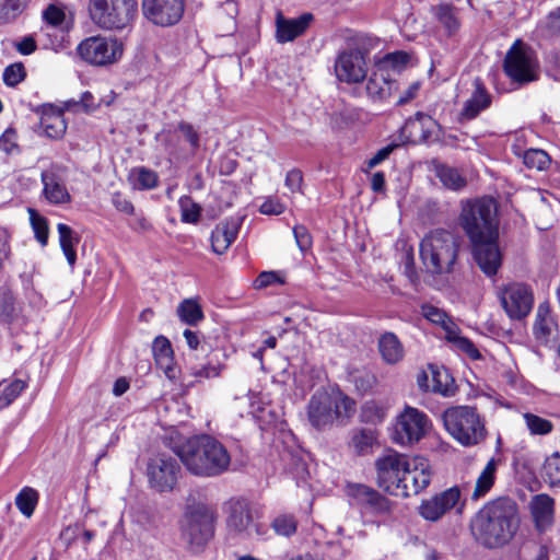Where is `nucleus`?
<instances>
[{
	"mask_svg": "<svg viewBox=\"0 0 560 560\" xmlns=\"http://www.w3.org/2000/svg\"><path fill=\"white\" fill-rule=\"evenodd\" d=\"M446 432L462 446L480 444L487 436L486 421L475 406L459 405L442 413Z\"/></svg>",
	"mask_w": 560,
	"mask_h": 560,
	"instance_id": "20e7f679",
	"label": "nucleus"
},
{
	"mask_svg": "<svg viewBox=\"0 0 560 560\" xmlns=\"http://www.w3.org/2000/svg\"><path fill=\"white\" fill-rule=\"evenodd\" d=\"M474 91L463 105L459 120L475 119L481 112L490 107L492 97L479 78L474 80Z\"/></svg>",
	"mask_w": 560,
	"mask_h": 560,
	"instance_id": "393cba45",
	"label": "nucleus"
},
{
	"mask_svg": "<svg viewBox=\"0 0 560 560\" xmlns=\"http://www.w3.org/2000/svg\"><path fill=\"white\" fill-rule=\"evenodd\" d=\"M346 493L353 504L369 509L374 513L386 514L392 511V502L369 486L349 483Z\"/></svg>",
	"mask_w": 560,
	"mask_h": 560,
	"instance_id": "412c9836",
	"label": "nucleus"
},
{
	"mask_svg": "<svg viewBox=\"0 0 560 560\" xmlns=\"http://www.w3.org/2000/svg\"><path fill=\"white\" fill-rule=\"evenodd\" d=\"M459 223L472 244L474 258L487 276L497 273L502 257L498 246L497 205L492 198L482 197L466 201Z\"/></svg>",
	"mask_w": 560,
	"mask_h": 560,
	"instance_id": "f257e3e1",
	"label": "nucleus"
},
{
	"mask_svg": "<svg viewBox=\"0 0 560 560\" xmlns=\"http://www.w3.org/2000/svg\"><path fill=\"white\" fill-rule=\"evenodd\" d=\"M464 505L460 501V489L452 487L423 501L419 506V514L427 521L436 522L452 509L462 514Z\"/></svg>",
	"mask_w": 560,
	"mask_h": 560,
	"instance_id": "dca6fc26",
	"label": "nucleus"
},
{
	"mask_svg": "<svg viewBox=\"0 0 560 560\" xmlns=\"http://www.w3.org/2000/svg\"><path fill=\"white\" fill-rule=\"evenodd\" d=\"M446 339L458 350L466 353L470 359L476 360L480 358V353L475 345L468 338L460 336L456 326L452 329H447Z\"/></svg>",
	"mask_w": 560,
	"mask_h": 560,
	"instance_id": "c03bdc74",
	"label": "nucleus"
},
{
	"mask_svg": "<svg viewBox=\"0 0 560 560\" xmlns=\"http://www.w3.org/2000/svg\"><path fill=\"white\" fill-rule=\"evenodd\" d=\"M335 71L339 81L347 83L363 81L368 73L364 54L359 49L342 51L336 60Z\"/></svg>",
	"mask_w": 560,
	"mask_h": 560,
	"instance_id": "aec40b11",
	"label": "nucleus"
},
{
	"mask_svg": "<svg viewBox=\"0 0 560 560\" xmlns=\"http://www.w3.org/2000/svg\"><path fill=\"white\" fill-rule=\"evenodd\" d=\"M354 412L355 401L339 390H317L307 406L308 421L317 430L330 427L335 420L350 419Z\"/></svg>",
	"mask_w": 560,
	"mask_h": 560,
	"instance_id": "423d86ee",
	"label": "nucleus"
},
{
	"mask_svg": "<svg viewBox=\"0 0 560 560\" xmlns=\"http://www.w3.org/2000/svg\"><path fill=\"white\" fill-rule=\"evenodd\" d=\"M423 316L433 324L441 325L445 332L447 334V329H452L455 325L450 320L448 316L442 310L432 306L424 305L422 307Z\"/></svg>",
	"mask_w": 560,
	"mask_h": 560,
	"instance_id": "8fccbe9b",
	"label": "nucleus"
},
{
	"mask_svg": "<svg viewBox=\"0 0 560 560\" xmlns=\"http://www.w3.org/2000/svg\"><path fill=\"white\" fill-rule=\"evenodd\" d=\"M500 299L504 311L512 319H522L527 316L534 302L529 288L521 283L509 284L502 290Z\"/></svg>",
	"mask_w": 560,
	"mask_h": 560,
	"instance_id": "a211bd4d",
	"label": "nucleus"
},
{
	"mask_svg": "<svg viewBox=\"0 0 560 560\" xmlns=\"http://www.w3.org/2000/svg\"><path fill=\"white\" fill-rule=\"evenodd\" d=\"M387 407L375 400L365 401L361 408V420L366 423L377 424L384 421Z\"/></svg>",
	"mask_w": 560,
	"mask_h": 560,
	"instance_id": "a19ab883",
	"label": "nucleus"
},
{
	"mask_svg": "<svg viewBox=\"0 0 560 560\" xmlns=\"http://www.w3.org/2000/svg\"><path fill=\"white\" fill-rule=\"evenodd\" d=\"M222 370V364H212L211 362L201 366H197L196 364L188 365L187 371L182 374L180 381L184 386L191 387L195 383H199L202 380L218 377Z\"/></svg>",
	"mask_w": 560,
	"mask_h": 560,
	"instance_id": "c756f323",
	"label": "nucleus"
},
{
	"mask_svg": "<svg viewBox=\"0 0 560 560\" xmlns=\"http://www.w3.org/2000/svg\"><path fill=\"white\" fill-rule=\"evenodd\" d=\"M77 50L84 61L93 66H108L122 57L124 45L117 38L96 35L83 39Z\"/></svg>",
	"mask_w": 560,
	"mask_h": 560,
	"instance_id": "9d476101",
	"label": "nucleus"
},
{
	"mask_svg": "<svg viewBox=\"0 0 560 560\" xmlns=\"http://www.w3.org/2000/svg\"><path fill=\"white\" fill-rule=\"evenodd\" d=\"M284 280L277 271H262L254 281V288L257 290L268 288L273 284H283Z\"/></svg>",
	"mask_w": 560,
	"mask_h": 560,
	"instance_id": "bf43d9fd",
	"label": "nucleus"
},
{
	"mask_svg": "<svg viewBox=\"0 0 560 560\" xmlns=\"http://www.w3.org/2000/svg\"><path fill=\"white\" fill-rule=\"evenodd\" d=\"M15 50L23 56H30L37 50V43L34 35H26L13 43Z\"/></svg>",
	"mask_w": 560,
	"mask_h": 560,
	"instance_id": "680f3d73",
	"label": "nucleus"
},
{
	"mask_svg": "<svg viewBox=\"0 0 560 560\" xmlns=\"http://www.w3.org/2000/svg\"><path fill=\"white\" fill-rule=\"evenodd\" d=\"M431 481V470L427 458L422 456L407 457L399 497L418 494Z\"/></svg>",
	"mask_w": 560,
	"mask_h": 560,
	"instance_id": "f3484780",
	"label": "nucleus"
},
{
	"mask_svg": "<svg viewBox=\"0 0 560 560\" xmlns=\"http://www.w3.org/2000/svg\"><path fill=\"white\" fill-rule=\"evenodd\" d=\"M30 212L31 223L35 233V237L43 246H45L48 241L47 220L44 217L37 214L34 210H30Z\"/></svg>",
	"mask_w": 560,
	"mask_h": 560,
	"instance_id": "864d4df0",
	"label": "nucleus"
},
{
	"mask_svg": "<svg viewBox=\"0 0 560 560\" xmlns=\"http://www.w3.org/2000/svg\"><path fill=\"white\" fill-rule=\"evenodd\" d=\"M57 231L59 234V243L61 249L69 265L73 266L77 260V253L74 246L78 244L79 238L74 236L73 230L65 223H59L57 225Z\"/></svg>",
	"mask_w": 560,
	"mask_h": 560,
	"instance_id": "72a5a7b5",
	"label": "nucleus"
},
{
	"mask_svg": "<svg viewBox=\"0 0 560 560\" xmlns=\"http://www.w3.org/2000/svg\"><path fill=\"white\" fill-rule=\"evenodd\" d=\"M226 527L230 534L242 538H258L266 534L265 527L254 521L250 506L245 500L229 502Z\"/></svg>",
	"mask_w": 560,
	"mask_h": 560,
	"instance_id": "ddd939ff",
	"label": "nucleus"
},
{
	"mask_svg": "<svg viewBox=\"0 0 560 560\" xmlns=\"http://www.w3.org/2000/svg\"><path fill=\"white\" fill-rule=\"evenodd\" d=\"M180 208V218L186 223H197L200 218L201 207L190 197L183 196L178 201Z\"/></svg>",
	"mask_w": 560,
	"mask_h": 560,
	"instance_id": "de8ad7c7",
	"label": "nucleus"
},
{
	"mask_svg": "<svg viewBox=\"0 0 560 560\" xmlns=\"http://www.w3.org/2000/svg\"><path fill=\"white\" fill-rule=\"evenodd\" d=\"M152 351L158 366L165 376L172 381L179 377L177 369L173 365V350L167 338L159 336L154 339Z\"/></svg>",
	"mask_w": 560,
	"mask_h": 560,
	"instance_id": "cd10ccee",
	"label": "nucleus"
},
{
	"mask_svg": "<svg viewBox=\"0 0 560 560\" xmlns=\"http://www.w3.org/2000/svg\"><path fill=\"white\" fill-rule=\"evenodd\" d=\"M430 427L431 421L424 412L406 406L396 417L393 441L402 446L412 445L425 436Z\"/></svg>",
	"mask_w": 560,
	"mask_h": 560,
	"instance_id": "9b49d317",
	"label": "nucleus"
},
{
	"mask_svg": "<svg viewBox=\"0 0 560 560\" xmlns=\"http://www.w3.org/2000/svg\"><path fill=\"white\" fill-rule=\"evenodd\" d=\"M520 527L516 503L506 498L485 505L471 520L470 530L481 546L495 549L508 545Z\"/></svg>",
	"mask_w": 560,
	"mask_h": 560,
	"instance_id": "f03ea898",
	"label": "nucleus"
},
{
	"mask_svg": "<svg viewBox=\"0 0 560 560\" xmlns=\"http://www.w3.org/2000/svg\"><path fill=\"white\" fill-rule=\"evenodd\" d=\"M293 234L299 248L306 252L312 246V236L304 225H296L293 228Z\"/></svg>",
	"mask_w": 560,
	"mask_h": 560,
	"instance_id": "0e129e2a",
	"label": "nucleus"
},
{
	"mask_svg": "<svg viewBox=\"0 0 560 560\" xmlns=\"http://www.w3.org/2000/svg\"><path fill=\"white\" fill-rule=\"evenodd\" d=\"M26 383L22 380L0 382V410L10 406L25 389Z\"/></svg>",
	"mask_w": 560,
	"mask_h": 560,
	"instance_id": "c9c22d12",
	"label": "nucleus"
},
{
	"mask_svg": "<svg viewBox=\"0 0 560 560\" xmlns=\"http://www.w3.org/2000/svg\"><path fill=\"white\" fill-rule=\"evenodd\" d=\"M528 509L535 527L545 532L551 527L555 517V499L547 493H539L532 497Z\"/></svg>",
	"mask_w": 560,
	"mask_h": 560,
	"instance_id": "b1692460",
	"label": "nucleus"
},
{
	"mask_svg": "<svg viewBox=\"0 0 560 560\" xmlns=\"http://www.w3.org/2000/svg\"><path fill=\"white\" fill-rule=\"evenodd\" d=\"M215 514L205 505L194 506L185 516L182 525L184 540L194 550L202 548L213 536Z\"/></svg>",
	"mask_w": 560,
	"mask_h": 560,
	"instance_id": "6e6552de",
	"label": "nucleus"
},
{
	"mask_svg": "<svg viewBox=\"0 0 560 560\" xmlns=\"http://www.w3.org/2000/svg\"><path fill=\"white\" fill-rule=\"evenodd\" d=\"M438 176L442 184L450 189L457 190L466 185V180L459 172L446 165L438 168Z\"/></svg>",
	"mask_w": 560,
	"mask_h": 560,
	"instance_id": "49530a36",
	"label": "nucleus"
},
{
	"mask_svg": "<svg viewBox=\"0 0 560 560\" xmlns=\"http://www.w3.org/2000/svg\"><path fill=\"white\" fill-rule=\"evenodd\" d=\"M542 477L549 487L560 488V452H555L546 458Z\"/></svg>",
	"mask_w": 560,
	"mask_h": 560,
	"instance_id": "58836bf2",
	"label": "nucleus"
},
{
	"mask_svg": "<svg viewBox=\"0 0 560 560\" xmlns=\"http://www.w3.org/2000/svg\"><path fill=\"white\" fill-rule=\"evenodd\" d=\"M389 91V81L380 68L374 71L366 83V93L372 98H383Z\"/></svg>",
	"mask_w": 560,
	"mask_h": 560,
	"instance_id": "ea45409f",
	"label": "nucleus"
},
{
	"mask_svg": "<svg viewBox=\"0 0 560 560\" xmlns=\"http://www.w3.org/2000/svg\"><path fill=\"white\" fill-rule=\"evenodd\" d=\"M312 21L313 15L311 13H304L295 19H287L279 12L276 16L277 42L280 44L293 42L305 33Z\"/></svg>",
	"mask_w": 560,
	"mask_h": 560,
	"instance_id": "5701e85b",
	"label": "nucleus"
},
{
	"mask_svg": "<svg viewBox=\"0 0 560 560\" xmlns=\"http://www.w3.org/2000/svg\"><path fill=\"white\" fill-rule=\"evenodd\" d=\"M296 525L294 516L289 514L278 515L271 523V527L278 535L287 537L296 532Z\"/></svg>",
	"mask_w": 560,
	"mask_h": 560,
	"instance_id": "3c124183",
	"label": "nucleus"
},
{
	"mask_svg": "<svg viewBox=\"0 0 560 560\" xmlns=\"http://www.w3.org/2000/svg\"><path fill=\"white\" fill-rule=\"evenodd\" d=\"M284 210L285 206L280 200L273 198H269L264 201L259 208V211L267 215H278L283 213Z\"/></svg>",
	"mask_w": 560,
	"mask_h": 560,
	"instance_id": "69168bd1",
	"label": "nucleus"
},
{
	"mask_svg": "<svg viewBox=\"0 0 560 560\" xmlns=\"http://www.w3.org/2000/svg\"><path fill=\"white\" fill-rule=\"evenodd\" d=\"M177 315L182 322L195 326L203 319V312L195 299H185L177 306Z\"/></svg>",
	"mask_w": 560,
	"mask_h": 560,
	"instance_id": "f704fd0d",
	"label": "nucleus"
},
{
	"mask_svg": "<svg viewBox=\"0 0 560 560\" xmlns=\"http://www.w3.org/2000/svg\"><path fill=\"white\" fill-rule=\"evenodd\" d=\"M407 457L394 450H387L375 460L376 483L392 495L399 497Z\"/></svg>",
	"mask_w": 560,
	"mask_h": 560,
	"instance_id": "f8f14e48",
	"label": "nucleus"
},
{
	"mask_svg": "<svg viewBox=\"0 0 560 560\" xmlns=\"http://www.w3.org/2000/svg\"><path fill=\"white\" fill-rule=\"evenodd\" d=\"M26 75L22 62H15L8 66L3 71V81L8 86H15L24 80Z\"/></svg>",
	"mask_w": 560,
	"mask_h": 560,
	"instance_id": "5fc2aeb1",
	"label": "nucleus"
},
{
	"mask_svg": "<svg viewBox=\"0 0 560 560\" xmlns=\"http://www.w3.org/2000/svg\"><path fill=\"white\" fill-rule=\"evenodd\" d=\"M432 390L434 393H439L443 396H450V395L454 394V392H455L454 383L450 378V375L446 371L433 372Z\"/></svg>",
	"mask_w": 560,
	"mask_h": 560,
	"instance_id": "603ef678",
	"label": "nucleus"
},
{
	"mask_svg": "<svg viewBox=\"0 0 560 560\" xmlns=\"http://www.w3.org/2000/svg\"><path fill=\"white\" fill-rule=\"evenodd\" d=\"M499 462L500 460L494 457L488 460L476 480L475 488L471 493L472 500L477 501L489 493L495 481Z\"/></svg>",
	"mask_w": 560,
	"mask_h": 560,
	"instance_id": "2f4dec72",
	"label": "nucleus"
},
{
	"mask_svg": "<svg viewBox=\"0 0 560 560\" xmlns=\"http://www.w3.org/2000/svg\"><path fill=\"white\" fill-rule=\"evenodd\" d=\"M237 219H226L215 225L211 233V247L218 255L224 254L231 244L236 240L240 230Z\"/></svg>",
	"mask_w": 560,
	"mask_h": 560,
	"instance_id": "a878e982",
	"label": "nucleus"
},
{
	"mask_svg": "<svg viewBox=\"0 0 560 560\" xmlns=\"http://www.w3.org/2000/svg\"><path fill=\"white\" fill-rule=\"evenodd\" d=\"M503 67L506 75L520 84L538 79V61L535 52L521 40H516L509 49Z\"/></svg>",
	"mask_w": 560,
	"mask_h": 560,
	"instance_id": "1a4fd4ad",
	"label": "nucleus"
},
{
	"mask_svg": "<svg viewBox=\"0 0 560 560\" xmlns=\"http://www.w3.org/2000/svg\"><path fill=\"white\" fill-rule=\"evenodd\" d=\"M184 11V0H142L143 16L156 26L170 27L177 24Z\"/></svg>",
	"mask_w": 560,
	"mask_h": 560,
	"instance_id": "4468645a",
	"label": "nucleus"
},
{
	"mask_svg": "<svg viewBox=\"0 0 560 560\" xmlns=\"http://www.w3.org/2000/svg\"><path fill=\"white\" fill-rule=\"evenodd\" d=\"M137 187L140 189H152L158 185V175L154 171L140 167L137 171Z\"/></svg>",
	"mask_w": 560,
	"mask_h": 560,
	"instance_id": "052dcab7",
	"label": "nucleus"
},
{
	"mask_svg": "<svg viewBox=\"0 0 560 560\" xmlns=\"http://www.w3.org/2000/svg\"><path fill=\"white\" fill-rule=\"evenodd\" d=\"M303 184L302 172L298 168H293L287 173L285 186L292 191H301Z\"/></svg>",
	"mask_w": 560,
	"mask_h": 560,
	"instance_id": "338daca9",
	"label": "nucleus"
},
{
	"mask_svg": "<svg viewBox=\"0 0 560 560\" xmlns=\"http://www.w3.org/2000/svg\"><path fill=\"white\" fill-rule=\"evenodd\" d=\"M40 126L50 139H61L67 130L63 112L54 105H44L40 115Z\"/></svg>",
	"mask_w": 560,
	"mask_h": 560,
	"instance_id": "bb28decb",
	"label": "nucleus"
},
{
	"mask_svg": "<svg viewBox=\"0 0 560 560\" xmlns=\"http://www.w3.org/2000/svg\"><path fill=\"white\" fill-rule=\"evenodd\" d=\"M523 419L532 435H547L553 430V423L550 420L537 415L525 412Z\"/></svg>",
	"mask_w": 560,
	"mask_h": 560,
	"instance_id": "37998d69",
	"label": "nucleus"
},
{
	"mask_svg": "<svg viewBox=\"0 0 560 560\" xmlns=\"http://www.w3.org/2000/svg\"><path fill=\"white\" fill-rule=\"evenodd\" d=\"M407 127L412 130L420 129V138L423 141L438 140L442 135L439 122L431 116L421 112L416 113V115L407 121Z\"/></svg>",
	"mask_w": 560,
	"mask_h": 560,
	"instance_id": "7c9ffc66",
	"label": "nucleus"
},
{
	"mask_svg": "<svg viewBox=\"0 0 560 560\" xmlns=\"http://www.w3.org/2000/svg\"><path fill=\"white\" fill-rule=\"evenodd\" d=\"M88 13L100 28L120 31L132 23L138 4L136 0H89Z\"/></svg>",
	"mask_w": 560,
	"mask_h": 560,
	"instance_id": "0eeeda50",
	"label": "nucleus"
},
{
	"mask_svg": "<svg viewBox=\"0 0 560 560\" xmlns=\"http://www.w3.org/2000/svg\"><path fill=\"white\" fill-rule=\"evenodd\" d=\"M42 16L47 24L59 27L66 20L65 7L59 2H52L43 11Z\"/></svg>",
	"mask_w": 560,
	"mask_h": 560,
	"instance_id": "09e8293b",
	"label": "nucleus"
},
{
	"mask_svg": "<svg viewBox=\"0 0 560 560\" xmlns=\"http://www.w3.org/2000/svg\"><path fill=\"white\" fill-rule=\"evenodd\" d=\"M409 55L405 51H395L388 54L384 57L382 62L378 65L380 70H384L386 68H393L394 70H399L404 66H406L409 61Z\"/></svg>",
	"mask_w": 560,
	"mask_h": 560,
	"instance_id": "6e6d98bb",
	"label": "nucleus"
},
{
	"mask_svg": "<svg viewBox=\"0 0 560 560\" xmlns=\"http://www.w3.org/2000/svg\"><path fill=\"white\" fill-rule=\"evenodd\" d=\"M533 336L539 346L551 347L558 338V324L548 302L537 306L533 324Z\"/></svg>",
	"mask_w": 560,
	"mask_h": 560,
	"instance_id": "4be33fe9",
	"label": "nucleus"
},
{
	"mask_svg": "<svg viewBox=\"0 0 560 560\" xmlns=\"http://www.w3.org/2000/svg\"><path fill=\"white\" fill-rule=\"evenodd\" d=\"M435 15L450 35L458 31L460 23L456 8L448 4H441L436 8Z\"/></svg>",
	"mask_w": 560,
	"mask_h": 560,
	"instance_id": "4c0bfd02",
	"label": "nucleus"
},
{
	"mask_svg": "<svg viewBox=\"0 0 560 560\" xmlns=\"http://www.w3.org/2000/svg\"><path fill=\"white\" fill-rule=\"evenodd\" d=\"M37 502L38 492L31 487H24L15 497V505L25 517L33 515Z\"/></svg>",
	"mask_w": 560,
	"mask_h": 560,
	"instance_id": "e433bc0d",
	"label": "nucleus"
},
{
	"mask_svg": "<svg viewBox=\"0 0 560 560\" xmlns=\"http://www.w3.org/2000/svg\"><path fill=\"white\" fill-rule=\"evenodd\" d=\"M378 350L387 364H397L405 355V349L394 332H385L380 337Z\"/></svg>",
	"mask_w": 560,
	"mask_h": 560,
	"instance_id": "c85d7f7f",
	"label": "nucleus"
},
{
	"mask_svg": "<svg viewBox=\"0 0 560 560\" xmlns=\"http://www.w3.org/2000/svg\"><path fill=\"white\" fill-rule=\"evenodd\" d=\"M0 151L5 154L20 152L18 145V133L13 128L5 129V131L0 136Z\"/></svg>",
	"mask_w": 560,
	"mask_h": 560,
	"instance_id": "4d7b16f0",
	"label": "nucleus"
},
{
	"mask_svg": "<svg viewBox=\"0 0 560 560\" xmlns=\"http://www.w3.org/2000/svg\"><path fill=\"white\" fill-rule=\"evenodd\" d=\"M112 202L114 207L125 213V214H132L135 211L133 205L129 199H127L120 192H114L112 197Z\"/></svg>",
	"mask_w": 560,
	"mask_h": 560,
	"instance_id": "774afa93",
	"label": "nucleus"
},
{
	"mask_svg": "<svg viewBox=\"0 0 560 560\" xmlns=\"http://www.w3.org/2000/svg\"><path fill=\"white\" fill-rule=\"evenodd\" d=\"M457 237L445 230L430 232L420 243L421 260L431 273H450L457 259Z\"/></svg>",
	"mask_w": 560,
	"mask_h": 560,
	"instance_id": "39448f33",
	"label": "nucleus"
},
{
	"mask_svg": "<svg viewBox=\"0 0 560 560\" xmlns=\"http://www.w3.org/2000/svg\"><path fill=\"white\" fill-rule=\"evenodd\" d=\"M179 471L180 467L177 460L166 454H159L151 458L147 468L151 487L159 491L173 489Z\"/></svg>",
	"mask_w": 560,
	"mask_h": 560,
	"instance_id": "2eb2a0df",
	"label": "nucleus"
},
{
	"mask_svg": "<svg viewBox=\"0 0 560 560\" xmlns=\"http://www.w3.org/2000/svg\"><path fill=\"white\" fill-rule=\"evenodd\" d=\"M376 439L374 430L360 429L352 433L348 446L355 455L364 456L372 452Z\"/></svg>",
	"mask_w": 560,
	"mask_h": 560,
	"instance_id": "473e14b6",
	"label": "nucleus"
},
{
	"mask_svg": "<svg viewBox=\"0 0 560 560\" xmlns=\"http://www.w3.org/2000/svg\"><path fill=\"white\" fill-rule=\"evenodd\" d=\"M67 168L61 164H51L40 174L43 195L51 205H63L71 201L66 186Z\"/></svg>",
	"mask_w": 560,
	"mask_h": 560,
	"instance_id": "6ab92c4d",
	"label": "nucleus"
},
{
	"mask_svg": "<svg viewBox=\"0 0 560 560\" xmlns=\"http://www.w3.org/2000/svg\"><path fill=\"white\" fill-rule=\"evenodd\" d=\"M28 0H0V19L15 16L27 4Z\"/></svg>",
	"mask_w": 560,
	"mask_h": 560,
	"instance_id": "13d9d810",
	"label": "nucleus"
},
{
	"mask_svg": "<svg viewBox=\"0 0 560 560\" xmlns=\"http://www.w3.org/2000/svg\"><path fill=\"white\" fill-rule=\"evenodd\" d=\"M185 468L192 475L205 478L226 472L231 465L228 448L208 434L195 435L175 450Z\"/></svg>",
	"mask_w": 560,
	"mask_h": 560,
	"instance_id": "7ed1b4c3",
	"label": "nucleus"
},
{
	"mask_svg": "<svg viewBox=\"0 0 560 560\" xmlns=\"http://www.w3.org/2000/svg\"><path fill=\"white\" fill-rule=\"evenodd\" d=\"M100 106L101 100L96 101L93 94L89 91L83 92L79 101L69 100L65 102V109L72 112H83L85 114L95 112Z\"/></svg>",
	"mask_w": 560,
	"mask_h": 560,
	"instance_id": "79ce46f5",
	"label": "nucleus"
},
{
	"mask_svg": "<svg viewBox=\"0 0 560 560\" xmlns=\"http://www.w3.org/2000/svg\"><path fill=\"white\" fill-rule=\"evenodd\" d=\"M523 163L528 168L544 171L549 166L550 158L544 150L528 149L523 154Z\"/></svg>",
	"mask_w": 560,
	"mask_h": 560,
	"instance_id": "a18cd8bd",
	"label": "nucleus"
},
{
	"mask_svg": "<svg viewBox=\"0 0 560 560\" xmlns=\"http://www.w3.org/2000/svg\"><path fill=\"white\" fill-rule=\"evenodd\" d=\"M177 129L183 133L185 140L189 142L192 152H196L199 147V135L194 127L188 122L180 121L177 125Z\"/></svg>",
	"mask_w": 560,
	"mask_h": 560,
	"instance_id": "e2e57ef3",
	"label": "nucleus"
}]
</instances>
